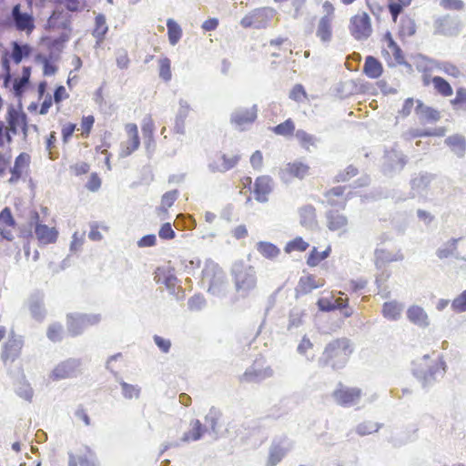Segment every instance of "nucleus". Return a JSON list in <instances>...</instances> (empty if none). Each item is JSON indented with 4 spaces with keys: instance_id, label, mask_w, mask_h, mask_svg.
I'll list each match as a JSON object with an SVG mask.
<instances>
[{
    "instance_id": "57",
    "label": "nucleus",
    "mask_w": 466,
    "mask_h": 466,
    "mask_svg": "<svg viewBox=\"0 0 466 466\" xmlns=\"http://www.w3.org/2000/svg\"><path fill=\"white\" fill-rule=\"evenodd\" d=\"M170 64V60L167 57H163L159 60V76L166 82L169 81L172 77Z\"/></svg>"
},
{
    "instance_id": "25",
    "label": "nucleus",
    "mask_w": 466,
    "mask_h": 466,
    "mask_svg": "<svg viewBox=\"0 0 466 466\" xmlns=\"http://www.w3.org/2000/svg\"><path fill=\"white\" fill-rule=\"evenodd\" d=\"M404 305L397 300L387 301L382 305L381 313L389 320L396 321L401 317Z\"/></svg>"
},
{
    "instance_id": "2",
    "label": "nucleus",
    "mask_w": 466,
    "mask_h": 466,
    "mask_svg": "<svg viewBox=\"0 0 466 466\" xmlns=\"http://www.w3.org/2000/svg\"><path fill=\"white\" fill-rule=\"evenodd\" d=\"M353 351L352 345L347 338L337 339L329 342L319 360L321 367L330 366L333 370L342 369Z\"/></svg>"
},
{
    "instance_id": "29",
    "label": "nucleus",
    "mask_w": 466,
    "mask_h": 466,
    "mask_svg": "<svg viewBox=\"0 0 466 466\" xmlns=\"http://www.w3.org/2000/svg\"><path fill=\"white\" fill-rule=\"evenodd\" d=\"M28 308L32 317L36 320H43L46 316V309L43 303V296L35 294L28 300Z\"/></svg>"
},
{
    "instance_id": "48",
    "label": "nucleus",
    "mask_w": 466,
    "mask_h": 466,
    "mask_svg": "<svg viewBox=\"0 0 466 466\" xmlns=\"http://www.w3.org/2000/svg\"><path fill=\"white\" fill-rule=\"evenodd\" d=\"M459 240L460 238H451L443 247L440 248L437 250L438 258L442 259L453 256L457 249V243Z\"/></svg>"
},
{
    "instance_id": "4",
    "label": "nucleus",
    "mask_w": 466,
    "mask_h": 466,
    "mask_svg": "<svg viewBox=\"0 0 466 466\" xmlns=\"http://www.w3.org/2000/svg\"><path fill=\"white\" fill-rule=\"evenodd\" d=\"M203 282L208 283V291L214 296L222 297L227 291L226 275L215 264L206 266L203 270Z\"/></svg>"
},
{
    "instance_id": "24",
    "label": "nucleus",
    "mask_w": 466,
    "mask_h": 466,
    "mask_svg": "<svg viewBox=\"0 0 466 466\" xmlns=\"http://www.w3.org/2000/svg\"><path fill=\"white\" fill-rule=\"evenodd\" d=\"M71 15L68 12L56 8L54 10L48 19V25L50 27H57L62 29H69L71 24Z\"/></svg>"
},
{
    "instance_id": "3",
    "label": "nucleus",
    "mask_w": 466,
    "mask_h": 466,
    "mask_svg": "<svg viewBox=\"0 0 466 466\" xmlns=\"http://www.w3.org/2000/svg\"><path fill=\"white\" fill-rule=\"evenodd\" d=\"M231 271L236 289L238 292L241 293L242 296H246L256 287L257 278L253 267L242 262H236Z\"/></svg>"
},
{
    "instance_id": "55",
    "label": "nucleus",
    "mask_w": 466,
    "mask_h": 466,
    "mask_svg": "<svg viewBox=\"0 0 466 466\" xmlns=\"http://www.w3.org/2000/svg\"><path fill=\"white\" fill-rule=\"evenodd\" d=\"M295 125L291 119H287L283 123H280L273 127V131L277 135L289 136L293 133Z\"/></svg>"
},
{
    "instance_id": "19",
    "label": "nucleus",
    "mask_w": 466,
    "mask_h": 466,
    "mask_svg": "<svg viewBox=\"0 0 466 466\" xmlns=\"http://www.w3.org/2000/svg\"><path fill=\"white\" fill-rule=\"evenodd\" d=\"M308 318L307 309L300 306H294L288 314L287 330L292 332L300 328Z\"/></svg>"
},
{
    "instance_id": "59",
    "label": "nucleus",
    "mask_w": 466,
    "mask_h": 466,
    "mask_svg": "<svg viewBox=\"0 0 466 466\" xmlns=\"http://www.w3.org/2000/svg\"><path fill=\"white\" fill-rule=\"evenodd\" d=\"M177 197L178 191L177 189L166 192L162 196L160 208L167 211L168 208L172 207Z\"/></svg>"
},
{
    "instance_id": "7",
    "label": "nucleus",
    "mask_w": 466,
    "mask_h": 466,
    "mask_svg": "<svg viewBox=\"0 0 466 466\" xmlns=\"http://www.w3.org/2000/svg\"><path fill=\"white\" fill-rule=\"evenodd\" d=\"M349 30L354 39L363 41L372 34L370 17L365 12L359 13L350 18Z\"/></svg>"
},
{
    "instance_id": "1",
    "label": "nucleus",
    "mask_w": 466,
    "mask_h": 466,
    "mask_svg": "<svg viewBox=\"0 0 466 466\" xmlns=\"http://www.w3.org/2000/svg\"><path fill=\"white\" fill-rule=\"evenodd\" d=\"M411 370L421 387L429 389L443 378L446 372V364L439 356L432 359L429 354H425L412 362Z\"/></svg>"
},
{
    "instance_id": "38",
    "label": "nucleus",
    "mask_w": 466,
    "mask_h": 466,
    "mask_svg": "<svg viewBox=\"0 0 466 466\" xmlns=\"http://www.w3.org/2000/svg\"><path fill=\"white\" fill-rule=\"evenodd\" d=\"M257 250L264 258L268 259L277 258L280 253V249L276 245L267 241L258 242Z\"/></svg>"
},
{
    "instance_id": "23",
    "label": "nucleus",
    "mask_w": 466,
    "mask_h": 466,
    "mask_svg": "<svg viewBox=\"0 0 466 466\" xmlns=\"http://www.w3.org/2000/svg\"><path fill=\"white\" fill-rule=\"evenodd\" d=\"M178 105H179V107L177 109L176 118H175L174 130L177 134L184 135L185 134V121L189 114L190 106H189V104L184 99H179Z\"/></svg>"
},
{
    "instance_id": "9",
    "label": "nucleus",
    "mask_w": 466,
    "mask_h": 466,
    "mask_svg": "<svg viewBox=\"0 0 466 466\" xmlns=\"http://www.w3.org/2000/svg\"><path fill=\"white\" fill-rule=\"evenodd\" d=\"M273 17V10L269 8H258L245 15L240 25L245 27H254L257 29L265 28L268 21Z\"/></svg>"
},
{
    "instance_id": "26",
    "label": "nucleus",
    "mask_w": 466,
    "mask_h": 466,
    "mask_svg": "<svg viewBox=\"0 0 466 466\" xmlns=\"http://www.w3.org/2000/svg\"><path fill=\"white\" fill-rule=\"evenodd\" d=\"M332 18L330 15L322 16L319 22L316 35L323 42L329 43L332 37Z\"/></svg>"
},
{
    "instance_id": "8",
    "label": "nucleus",
    "mask_w": 466,
    "mask_h": 466,
    "mask_svg": "<svg viewBox=\"0 0 466 466\" xmlns=\"http://www.w3.org/2000/svg\"><path fill=\"white\" fill-rule=\"evenodd\" d=\"M407 164V157L400 151L391 148L386 150L383 157L382 169L386 175L400 172Z\"/></svg>"
},
{
    "instance_id": "42",
    "label": "nucleus",
    "mask_w": 466,
    "mask_h": 466,
    "mask_svg": "<svg viewBox=\"0 0 466 466\" xmlns=\"http://www.w3.org/2000/svg\"><path fill=\"white\" fill-rule=\"evenodd\" d=\"M108 30V26L106 22V16L102 14H98L95 19V28L93 30V35L97 39V42H102L105 35Z\"/></svg>"
},
{
    "instance_id": "28",
    "label": "nucleus",
    "mask_w": 466,
    "mask_h": 466,
    "mask_svg": "<svg viewBox=\"0 0 466 466\" xmlns=\"http://www.w3.org/2000/svg\"><path fill=\"white\" fill-rule=\"evenodd\" d=\"M444 142L451 151L457 155V157H464L466 151V139L463 136L459 134L451 135L448 137Z\"/></svg>"
},
{
    "instance_id": "60",
    "label": "nucleus",
    "mask_w": 466,
    "mask_h": 466,
    "mask_svg": "<svg viewBox=\"0 0 466 466\" xmlns=\"http://www.w3.org/2000/svg\"><path fill=\"white\" fill-rule=\"evenodd\" d=\"M153 340H154V343L156 344V346L159 349V350L162 353H164V354L169 353V351L171 350V346H172L171 340L169 339L163 338L159 335H154Z\"/></svg>"
},
{
    "instance_id": "39",
    "label": "nucleus",
    "mask_w": 466,
    "mask_h": 466,
    "mask_svg": "<svg viewBox=\"0 0 466 466\" xmlns=\"http://www.w3.org/2000/svg\"><path fill=\"white\" fill-rule=\"evenodd\" d=\"M31 52L32 47L29 45H21L17 42H14L12 49V59L15 64H19L24 58L28 57Z\"/></svg>"
},
{
    "instance_id": "21",
    "label": "nucleus",
    "mask_w": 466,
    "mask_h": 466,
    "mask_svg": "<svg viewBox=\"0 0 466 466\" xmlns=\"http://www.w3.org/2000/svg\"><path fill=\"white\" fill-rule=\"evenodd\" d=\"M126 131L130 137L129 140L127 142V145L122 147L119 157H127L131 155L135 150H137L140 145V140L138 137L137 127L136 124H127L126 126Z\"/></svg>"
},
{
    "instance_id": "52",
    "label": "nucleus",
    "mask_w": 466,
    "mask_h": 466,
    "mask_svg": "<svg viewBox=\"0 0 466 466\" xmlns=\"http://www.w3.org/2000/svg\"><path fill=\"white\" fill-rule=\"evenodd\" d=\"M435 67L444 74L453 76L455 78L460 77L461 73L460 69L451 63L449 62H436Z\"/></svg>"
},
{
    "instance_id": "5",
    "label": "nucleus",
    "mask_w": 466,
    "mask_h": 466,
    "mask_svg": "<svg viewBox=\"0 0 466 466\" xmlns=\"http://www.w3.org/2000/svg\"><path fill=\"white\" fill-rule=\"evenodd\" d=\"M29 224L34 227V233L40 245L56 243L58 238V231L54 227L43 224L39 219L38 212H30Z\"/></svg>"
},
{
    "instance_id": "43",
    "label": "nucleus",
    "mask_w": 466,
    "mask_h": 466,
    "mask_svg": "<svg viewBox=\"0 0 466 466\" xmlns=\"http://www.w3.org/2000/svg\"><path fill=\"white\" fill-rule=\"evenodd\" d=\"M21 349V342L17 339H9L5 344L3 351V359L5 360H11L12 361L18 356Z\"/></svg>"
},
{
    "instance_id": "53",
    "label": "nucleus",
    "mask_w": 466,
    "mask_h": 466,
    "mask_svg": "<svg viewBox=\"0 0 466 466\" xmlns=\"http://www.w3.org/2000/svg\"><path fill=\"white\" fill-rule=\"evenodd\" d=\"M220 417V412L216 408L212 407L208 413L205 416L206 428L208 426L213 432H217V424Z\"/></svg>"
},
{
    "instance_id": "45",
    "label": "nucleus",
    "mask_w": 466,
    "mask_h": 466,
    "mask_svg": "<svg viewBox=\"0 0 466 466\" xmlns=\"http://www.w3.org/2000/svg\"><path fill=\"white\" fill-rule=\"evenodd\" d=\"M375 257L377 265H379V263L400 261L403 259V255L401 253L392 254L385 249H376Z\"/></svg>"
},
{
    "instance_id": "40",
    "label": "nucleus",
    "mask_w": 466,
    "mask_h": 466,
    "mask_svg": "<svg viewBox=\"0 0 466 466\" xmlns=\"http://www.w3.org/2000/svg\"><path fill=\"white\" fill-rule=\"evenodd\" d=\"M98 466L96 459L93 454L76 457L69 453L68 466Z\"/></svg>"
},
{
    "instance_id": "18",
    "label": "nucleus",
    "mask_w": 466,
    "mask_h": 466,
    "mask_svg": "<svg viewBox=\"0 0 466 466\" xmlns=\"http://www.w3.org/2000/svg\"><path fill=\"white\" fill-rule=\"evenodd\" d=\"M309 167L302 162L289 163L279 171L280 178L284 181L289 180L291 177L303 178L308 174Z\"/></svg>"
},
{
    "instance_id": "32",
    "label": "nucleus",
    "mask_w": 466,
    "mask_h": 466,
    "mask_svg": "<svg viewBox=\"0 0 466 466\" xmlns=\"http://www.w3.org/2000/svg\"><path fill=\"white\" fill-rule=\"evenodd\" d=\"M327 226L329 230L336 231L344 228L348 224V218L337 211H328L326 213Z\"/></svg>"
},
{
    "instance_id": "22",
    "label": "nucleus",
    "mask_w": 466,
    "mask_h": 466,
    "mask_svg": "<svg viewBox=\"0 0 466 466\" xmlns=\"http://www.w3.org/2000/svg\"><path fill=\"white\" fill-rule=\"evenodd\" d=\"M415 113L421 123L424 122H436L440 119V112L436 109L425 106L422 101L416 100Z\"/></svg>"
},
{
    "instance_id": "17",
    "label": "nucleus",
    "mask_w": 466,
    "mask_h": 466,
    "mask_svg": "<svg viewBox=\"0 0 466 466\" xmlns=\"http://www.w3.org/2000/svg\"><path fill=\"white\" fill-rule=\"evenodd\" d=\"M258 108L256 105L250 108H238L231 114L230 121L243 129L246 125L252 124L256 120Z\"/></svg>"
},
{
    "instance_id": "11",
    "label": "nucleus",
    "mask_w": 466,
    "mask_h": 466,
    "mask_svg": "<svg viewBox=\"0 0 466 466\" xmlns=\"http://www.w3.org/2000/svg\"><path fill=\"white\" fill-rule=\"evenodd\" d=\"M334 400L342 407H351L359 404L362 396V390L359 388H350L343 385L332 393Z\"/></svg>"
},
{
    "instance_id": "13",
    "label": "nucleus",
    "mask_w": 466,
    "mask_h": 466,
    "mask_svg": "<svg viewBox=\"0 0 466 466\" xmlns=\"http://www.w3.org/2000/svg\"><path fill=\"white\" fill-rule=\"evenodd\" d=\"M291 442L287 438L275 440L268 451V465L276 466L291 450Z\"/></svg>"
},
{
    "instance_id": "12",
    "label": "nucleus",
    "mask_w": 466,
    "mask_h": 466,
    "mask_svg": "<svg viewBox=\"0 0 466 466\" xmlns=\"http://www.w3.org/2000/svg\"><path fill=\"white\" fill-rule=\"evenodd\" d=\"M11 20L15 29L20 32L30 34L35 28L34 17L26 12H22L20 5H15L12 8Z\"/></svg>"
},
{
    "instance_id": "10",
    "label": "nucleus",
    "mask_w": 466,
    "mask_h": 466,
    "mask_svg": "<svg viewBox=\"0 0 466 466\" xmlns=\"http://www.w3.org/2000/svg\"><path fill=\"white\" fill-rule=\"evenodd\" d=\"M81 360L70 358L58 363L53 370L51 378L54 380H61L75 378L80 374Z\"/></svg>"
},
{
    "instance_id": "27",
    "label": "nucleus",
    "mask_w": 466,
    "mask_h": 466,
    "mask_svg": "<svg viewBox=\"0 0 466 466\" xmlns=\"http://www.w3.org/2000/svg\"><path fill=\"white\" fill-rule=\"evenodd\" d=\"M155 279L158 284L165 285L169 293L172 295H177V290L179 291L181 289L180 287H177V279L170 270L157 273Z\"/></svg>"
},
{
    "instance_id": "54",
    "label": "nucleus",
    "mask_w": 466,
    "mask_h": 466,
    "mask_svg": "<svg viewBox=\"0 0 466 466\" xmlns=\"http://www.w3.org/2000/svg\"><path fill=\"white\" fill-rule=\"evenodd\" d=\"M63 333V326L59 323H53L48 327L46 336L53 342H57L62 339Z\"/></svg>"
},
{
    "instance_id": "47",
    "label": "nucleus",
    "mask_w": 466,
    "mask_h": 466,
    "mask_svg": "<svg viewBox=\"0 0 466 466\" xmlns=\"http://www.w3.org/2000/svg\"><path fill=\"white\" fill-rule=\"evenodd\" d=\"M434 88L443 96H451L453 94L451 85L441 76H434L431 79Z\"/></svg>"
},
{
    "instance_id": "16",
    "label": "nucleus",
    "mask_w": 466,
    "mask_h": 466,
    "mask_svg": "<svg viewBox=\"0 0 466 466\" xmlns=\"http://www.w3.org/2000/svg\"><path fill=\"white\" fill-rule=\"evenodd\" d=\"M433 177V175L427 172L414 175L410 181V192L408 198H414L416 196L422 194L428 188Z\"/></svg>"
},
{
    "instance_id": "20",
    "label": "nucleus",
    "mask_w": 466,
    "mask_h": 466,
    "mask_svg": "<svg viewBox=\"0 0 466 466\" xmlns=\"http://www.w3.org/2000/svg\"><path fill=\"white\" fill-rule=\"evenodd\" d=\"M272 191V180L268 176H261L256 179L254 185V198L257 201L265 203L268 201V195Z\"/></svg>"
},
{
    "instance_id": "31",
    "label": "nucleus",
    "mask_w": 466,
    "mask_h": 466,
    "mask_svg": "<svg viewBox=\"0 0 466 466\" xmlns=\"http://www.w3.org/2000/svg\"><path fill=\"white\" fill-rule=\"evenodd\" d=\"M363 72L370 78H378L382 74L381 63L377 58L369 56L365 59Z\"/></svg>"
},
{
    "instance_id": "37",
    "label": "nucleus",
    "mask_w": 466,
    "mask_h": 466,
    "mask_svg": "<svg viewBox=\"0 0 466 466\" xmlns=\"http://www.w3.org/2000/svg\"><path fill=\"white\" fill-rule=\"evenodd\" d=\"M300 223L302 226L311 228L316 225L315 208L308 205L300 208Z\"/></svg>"
},
{
    "instance_id": "30",
    "label": "nucleus",
    "mask_w": 466,
    "mask_h": 466,
    "mask_svg": "<svg viewBox=\"0 0 466 466\" xmlns=\"http://www.w3.org/2000/svg\"><path fill=\"white\" fill-rule=\"evenodd\" d=\"M30 161V157L26 153H21L15 160L14 167L10 169L12 177L9 179L10 183L16 182L22 176L23 168L27 167Z\"/></svg>"
},
{
    "instance_id": "50",
    "label": "nucleus",
    "mask_w": 466,
    "mask_h": 466,
    "mask_svg": "<svg viewBox=\"0 0 466 466\" xmlns=\"http://www.w3.org/2000/svg\"><path fill=\"white\" fill-rule=\"evenodd\" d=\"M330 250V247H328L324 251L319 252L316 248H313L308 258L307 264L309 267L317 266L320 261L329 257Z\"/></svg>"
},
{
    "instance_id": "56",
    "label": "nucleus",
    "mask_w": 466,
    "mask_h": 466,
    "mask_svg": "<svg viewBox=\"0 0 466 466\" xmlns=\"http://www.w3.org/2000/svg\"><path fill=\"white\" fill-rule=\"evenodd\" d=\"M309 248V244L305 242L302 238L298 237L295 239L287 243L285 251L290 253L294 250L305 251Z\"/></svg>"
},
{
    "instance_id": "44",
    "label": "nucleus",
    "mask_w": 466,
    "mask_h": 466,
    "mask_svg": "<svg viewBox=\"0 0 466 466\" xmlns=\"http://www.w3.org/2000/svg\"><path fill=\"white\" fill-rule=\"evenodd\" d=\"M168 40L172 46H175L182 35V30L179 25L173 19L169 18L167 21Z\"/></svg>"
},
{
    "instance_id": "62",
    "label": "nucleus",
    "mask_w": 466,
    "mask_h": 466,
    "mask_svg": "<svg viewBox=\"0 0 466 466\" xmlns=\"http://www.w3.org/2000/svg\"><path fill=\"white\" fill-rule=\"evenodd\" d=\"M451 308L457 312L466 311V290H463L452 300Z\"/></svg>"
},
{
    "instance_id": "14",
    "label": "nucleus",
    "mask_w": 466,
    "mask_h": 466,
    "mask_svg": "<svg viewBox=\"0 0 466 466\" xmlns=\"http://www.w3.org/2000/svg\"><path fill=\"white\" fill-rule=\"evenodd\" d=\"M407 319L414 326L425 329L431 325V319L426 310L419 305H410L406 310Z\"/></svg>"
},
{
    "instance_id": "36",
    "label": "nucleus",
    "mask_w": 466,
    "mask_h": 466,
    "mask_svg": "<svg viewBox=\"0 0 466 466\" xmlns=\"http://www.w3.org/2000/svg\"><path fill=\"white\" fill-rule=\"evenodd\" d=\"M345 190V187L338 186L335 187H332L331 189L328 190L325 193V198H327V202L329 205L332 207H339L341 208H344L346 206V202L348 198H343L341 200H336L335 197H342Z\"/></svg>"
},
{
    "instance_id": "46",
    "label": "nucleus",
    "mask_w": 466,
    "mask_h": 466,
    "mask_svg": "<svg viewBox=\"0 0 466 466\" xmlns=\"http://www.w3.org/2000/svg\"><path fill=\"white\" fill-rule=\"evenodd\" d=\"M141 129L146 143L149 145L153 141V136L155 131V124L151 116L147 115L143 118Z\"/></svg>"
},
{
    "instance_id": "33",
    "label": "nucleus",
    "mask_w": 466,
    "mask_h": 466,
    "mask_svg": "<svg viewBox=\"0 0 466 466\" xmlns=\"http://www.w3.org/2000/svg\"><path fill=\"white\" fill-rule=\"evenodd\" d=\"M190 430L183 434L181 441H196L201 439L207 428L202 425L199 420H194L190 422Z\"/></svg>"
},
{
    "instance_id": "41",
    "label": "nucleus",
    "mask_w": 466,
    "mask_h": 466,
    "mask_svg": "<svg viewBox=\"0 0 466 466\" xmlns=\"http://www.w3.org/2000/svg\"><path fill=\"white\" fill-rule=\"evenodd\" d=\"M295 137L298 139L299 145L306 150H309L310 147H316L318 138L307 133L305 130L298 129L295 133Z\"/></svg>"
},
{
    "instance_id": "15",
    "label": "nucleus",
    "mask_w": 466,
    "mask_h": 466,
    "mask_svg": "<svg viewBox=\"0 0 466 466\" xmlns=\"http://www.w3.org/2000/svg\"><path fill=\"white\" fill-rule=\"evenodd\" d=\"M273 374V370L269 366L260 368L255 363L246 370L244 374L241 376L240 380L248 383H258L272 377Z\"/></svg>"
},
{
    "instance_id": "34",
    "label": "nucleus",
    "mask_w": 466,
    "mask_h": 466,
    "mask_svg": "<svg viewBox=\"0 0 466 466\" xmlns=\"http://www.w3.org/2000/svg\"><path fill=\"white\" fill-rule=\"evenodd\" d=\"M116 380L119 383L121 387V392L123 397L126 400L138 399L141 392V388L138 385L129 384L124 381L118 375L117 372H115Z\"/></svg>"
},
{
    "instance_id": "51",
    "label": "nucleus",
    "mask_w": 466,
    "mask_h": 466,
    "mask_svg": "<svg viewBox=\"0 0 466 466\" xmlns=\"http://www.w3.org/2000/svg\"><path fill=\"white\" fill-rule=\"evenodd\" d=\"M312 348H313V343L310 341V339L307 336H304L301 339V340L297 348V350L300 355L305 356L308 360H313L315 355L313 353L309 352L312 350Z\"/></svg>"
},
{
    "instance_id": "64",
    "label": "nucleus",
    "mask_w": 466,
    "mask_h": 466,
    "mask_svg": "<svg viewBox=\"0 0 466 466\" xmlns=\"http://www.w3.org/2000/svg\"><path fill=\"white\" fill-rule=\"evenodd\" d=\"M158 236L162 239L169 240L175 238L176 233L173 230L171 224L169 222H167L161 226L158 231Z\"/></svg>"
},
{
    "instance_id": "58",
    "label": "nucleus",
    "mask_w": 466,
    "mask_h": 466,
    "mask_svg": "<svg viewBox=\"0 0 466 466\" xmlns=\"http://www.w3.org/2000/svg\"><path fill=\"white\" fill-rule=\"evenodd\" d=\"M207 301L202 295H194L187 301V307L191 311H199L206 307Z\"/></svg>"
},
{
    "instance_id": "63",
    "label": "nucleus",
    "mask_w": 466,
    "mask_h": 466,
    "mask_svg": "<svg viewBox=\"0 0 466 466\" xmlns=\"http://www.w3.org/2000/svg\"><path fill=\"white\" fill-rule=\"evenodd\" d=\"M357 174V168L354 167L353 166H349L343 172H340L336 176L335 181L345 182L350 180L351 177H355Z\"/></svg>"
},
{
    "instance_id": "6",
    "label": "nucleus",
    "mask_w": 466,
    "mask_h": 466,
    "mask_svg": "<svg viewBox=\"0 0 466 466\" xmlns=\"http://www.w3.org/2000/svg\"><path fill=\"white\" fill-rule=\"evenodd\" d=\"M100 320V314H69L67 315V330L72 336H77L87 327L96 325Z\"/></svg>"
},
{
    "instance_id": "61",
    "label": "nucleus",
    "mask_w": 466,
    "mask_h": 466,
    "mask_svg": "<svg viewBox=\"0 0 466 466\" xmlns=\"http://www.w3.org/2000/svg\"><path fill=\"white\" fill-rule=\"evenodd\" d=\"M15 220L12 216L11 209L9 208H5L0 212V228L5 227H15Z\"/></svg>"
},
{
    "instance_id": "35",
    "label": "nucleus",
    "mask_w": 466,
    "mask_h": 466,
    "mask_svg": "<svg viewBox=\"0 0 466 466\" xmlns=\"http://www.w3.org/2000/svg\"><path fill=\"white\" fill-rule=\"evenodd\" d=\"M323 285V282L317 281L315 277L312 275L304 276L299 279V284L296 288V292L297 294H308L313 289Z\"/></svg>"
},
{
    "instance_id": "49",
    "label": "nucleus",
    "mask_w": 466,
    "mask_h": 466,
    "mask_svg": "<svg viewBox=\"0 0 466 466\" xmlns=\"http://www.w3.org/2000/svg\"><path fill=\"white\" fill-rule=\"evenodd\" d=\"M381 428V424L372 421H363L357 425L356 432L360 436H365L377 432Z\"/></svg>"
}]
</instances>
